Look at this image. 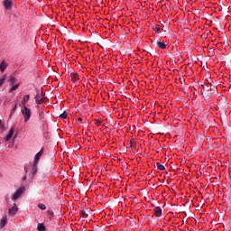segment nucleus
<instances>
[{"label":"nucleus","instance_id":"cd10ccee","mask_svg":"<svg viewBox=\"0 0 231 231\" xmlns=\"http://www.w3.org/2000/svg\"><path fill=\"white\" fill-rule=\"evenodd\" d=\"M0 127H4L3 126V121L0 120Z\"/></svg>","mask_w":231,"mask_h":231},{"label":"nucleus","instance_id":"0eeeda50","mask_svg":"<svg viewBox=\"0 0 231 231\" xmlns=\"http://www.w3.org/2000/svg\"><path fill=\"white\" fill-rule=\"evenodd\" d=\"M4 6L5 10H12V6H14V3L12 0H4Z\"/></svg>","mask_w":231,"mask_h":231},{"label":"nucleus","instance_id":"a211bd4d","mask_svg":"<svg viewBox=\"0 0 231 231\" xmlns=\"http://www.w3.org/2000/svg\"><path fill=\"white\" fill-rule=\"evenodd\" d=\"M208 89H209L212 93H216V86L212 84L208 85Z\"/></svg>","mask_w":231,"mask_h":231},{"label":"nucleus","instance_id":"aec40b11","mask_svg":"<svg viewBox=\"0 0 231 231\" xmlns=\"http://www.w3.org/2000/svg\"><path fill=\"white\" fill-rule=\"evenodd\" d=\"M13 87L9 89V93H14V91H15V89H17L19 88V84L17 85H12Z\"/></svg>","mask_w":231,"mask_h":231},{"label":"nucleus","instance_id":"f8f14e48","mask_svg":"<svg viewBox=\"0 0 231 231\" xmlns=\"http://www.w3.org/2000/svg\"><path fill=\"white\" fill-rule=\"evenodd\" d=\"M28 100H30V95L24 96L23 99L20 103V107L26 106V103L28 102Z\"/></svg>","mask_w":231,"mask_h":231},{"label":"nucleus","instance_id":"39448f33","mask_svg":"<svg viewBox=\"0 0 231 231\" xmlns=\"http://www.w3.org/2000/svg\"><path fill=\"white\" fill-rule=\"evenodd\" d=\"M42 154H44V148H42V150L38 153H36V155L34 156L33 163H39V160H41Z\"/></svg>","mask_w":231,"mask_h":231},{"label":"nucleus","instance_id":"c85d7f7f","mask_svg":"<svg viewBox=\"0 0 231 231\" xmlns=\"http://www.w3.org/2000/svg\"><path fill=\"white\" fill-rule=\"evenodd\" d=\"M79 122H82V117L78 118Z\"/></svg>","mask_w":231,"mask_h":231},{"label":"nucleus","instance_id":"ddd939ff","mask_svg":"<svg viewBox=\"0 0 231 231\" xmlns=\"http://www.w3.org/2000/svg\"><path fill=\"white\" fill-rule=\"evenodd\" d=\"M8 68V64H6V62L2 61L0 64V71L2 73H5V70Z\"/></svg>","mask_w":231,"mask_h":231},{"label":"nucleus","instance_id":"6e6552de","mask_svg":"<svg viewBox=\"0 0 231 231\" xmlns=\"http://www.w3.org/2000/svg\"><path fill=\"white\" fill-rule=\"evenodd\" d=\"M19 208H17V204H14L13 208H9L8 214L9 216H15Z\"/></svg>","mask_w":231,"mask_h":231},{"label":"nucleus","instance_id":"5701e85b","mask_svg":"<svg viewBox=\"0 0 231 231\" xmlns=\"http://www.w3.org/2000/svg\"><path fill=\"white\" fill-rule=\"evenodd\" d=\"M38 208H41V210H46V205L42 203L38 204Z\"/></svg>","mask_w":231,"mask_h":231},{"label":"nucleus","instance_id":"f03ea898","mask_svg":"<svg viewBox=\"0 0 231 231\" xmlns=\"http://www.w3.org/2000/svg\"><path fill=\"white\" fill-rule=\"evenodd\" d=\"M22 115L24 122H28L30 118H32V110L28 108V106H24L23 109H22Z\"/></svg>","mask_w":231,"mask_h":231},{"label":"nucleus","instance_id":"9b49d317","mask_svg":"<svg viewBox=\"0 0 231 231\" xmlns=\"http://www.w3.org/2000/svg\"><path fill=\"white\" fill-rule=\"evenodd\" d=\"M8 223V218L6 217V216L3 217L1 221H0V228H5V226H6Z\"/></svg>","mask_w":231,"mask_h":231},{"label":"nucleus","instance_id":"4468645a","mask_svg":"<svg viewBox=\"0 0 231 231\" xmlns=\"http://www.w3.org/2000/svg\"><path fill=\"white\" fill-rule=\"evenodd\" d=\"M154 216H156V217H160V216H162V208L156 207L154 208Z\"/></svg>","mask_w":231,"mask_h":231},{"label":"nucleus","instance_id":"f3484780","mask_svg":"<svg viewBox=\"0 0 231 231\" xmlns=\"http://www.w3.org/2000/svg\"><path fill=\"white\" fill-rule=\"evenodd\" d=\"M10 82V86H14V84H15L17 82V79H15V77L12 76L9 79Z\"/></svg>","mask_w":231,"mask_h":231},{"label":"nucleus","instance_id":"c756f323","mask_svg":"<svg viewBox=\"0 0 231 231\" xmlns=\"http://www.w3.org/2000/svg\"><path fill=\"white\" fill-rule=\"evenodd\" d=\"M23 180H26V177H23Z\"/></svg>","mask_w":231,"mask_h":231},{"label":"nucleus","instance_id":"a878e982","mask_svg":"<svg viewBox=\"0 0 231 231\" xmlns=\"http://www.w3.org/2000/svg\"><path fill=\"white\" fill-rule=\"evenodd\" d=\"M48 214H49V216H53V211L49 210V211H48Z\"/></svg>","mask_w":231,"mask_h":231},{"label":"nucleus","instance_id":"9d476101","mask_svg":"<svg viewBox=\"0 0 231 231\" xmlns=\"http://www.w3.org/2000/svg\"><path fill=\"white\" fill-rule=\"evenodd\" d=\"M14 128H11L8 134L5 137H4L5 142H10V140H12V136H14Z\"/></svg>","mask_w":231,"mask_h":231},{"label":"nucleus","instance_id":"7ed1b4c3","mask_svg":"<svg viewBox=\"0 0 231 231\" xmlns=\"http://www.w3.org/2000/svg\"><path fill=\"white\" fill-rule=\"evenodd\" d=\"M202 95L205 100H210V98H212V96L214 95V92H212L211 90H209L208 88H202Z\"/></svg>","mask_w":231,"mask_h":231},{"label":"nucleus","instance_id":"b1692460","mask_svg":"<svg viewBox=\"0 0 231 231\" xmlns=\"http://www.w3.org/2000/svg\"><path fill=\"white\" fill-rule=\"evenodd\" d=\"M5 80H6V76H4L0 79V86H3L5 84Z\"/></svg>","mask_w":231,"mask_h":231},{"label":"nucleus","instance_id":"2eb2a0df","mask_svg":"<svg viewBox=\"0 0 231 231\" xmlns=\"http://www.w3.org/2000/svg\"><path fill=\"white\" fill-rule=\"evenodd\" d=\"M37 230L38 231H46V226L42 223H39L37 226Z\"/></svg>","mask_w":231,"mask_h":231},{"label":"nucleus","instance_id":"6ab92c4d","mask_svg":"<svg viewBox=\"0 0 231 231\" xmlns=\"http://www.w3.org/2000/svg\"><path fill=\"white\" fill-rule=\"evenodd\" d=\"M156 167L157 169H159V171H165V166L161 164L160 162L156 163Z\"/></svg>","mask_w":231,"mask_h":231},{"label":"nucleus","instance_id":"20e7f679","mask_svg":"<svg viewBox=\"0 0 231 231\" xmlns=\"http://www.w3.org/2000/svg\"><path fill=\"white\" fill-rule=\"evenodd\" d=\"M26 190V188L25 187H22L20 189H18L14 197H13V199H19V198L21 197V195L23 194V192H24Z\"/></svg>","mask_w":231,"mask_h":231},{"label":"nucleus","instance_id":"393cba45","mask_svg":"<svg viewBox=\"0 0 231 231\" xmlns=\"http://www.w3.org/2000/svg\"><path fill=\"white\" fill-rule=\"evenodd\" d=\"M96 125L97 126L102 125V122L100 120H96Z\"/></svg>","mask_w":231,"mask_h":231},{"label":"nucleus","instance_id":"4be33fe9","mask_svg":"<svg viewBox=\"0 0 231 231\" xmlns=\"http://www.w3.org/2000/svg\"><path fill=\"white\" fill-rule=\"evenodd\" d=\"M79 214H80L81 217H84V218L88 217V213L86 212V210H81L79 212Z\"/></svg>","mask_w":231,"mask_h":231},{"label":"nucleus","instance_id":"412c9836","mask_svg":"<svg viewBox=\"0 0 231 231\" xmlns=\"http://www.w3.org/2000/svg\"><path fill=\"white\" fill-rule=\"evenodd\" d=\"M60 118H61V120H66V118H68V113L63 112L60 115Z\"/></svg>","mask_w":231,"mask_h":231},{"label":"nucleus","instance_id":"423d86ee","mask_svg":"<svg viewBox=\"0 0 231 231\" xmlns=\"http://www.w3.org/2000/svg\"><path fill=\"white\" fill-rule=\"evenodd\" d=\"M39 171V163L37 162H33L32 166V170H31V174L33 178V176H35V174H37V171Z\"/></svg>","mask_w":231,"mask_h":231},{"label":"nucleus","instance_id":"f257e3e1","mask_svg":"<svg viewBox=\"0 0 231 231\" xmlns=\"http://www.w3.org/2000/svg\"><path fill=\"white\" fill-rule=\"evenodd\" d=\"M35 98V102L38 106H41V104H42V102H44V100H46V97H44V92L41 91V90H37L36 92V96L34 97Z\"/></svg>","mask_w":231,"mask_h":231},{"label":"nucleus","instance_id":"bb28decb","mask_svg":"<svg viewBox=\"0 0 231 231\" xmlns=\"http://www.w3.org/2000/svg\"><path fill=\"white\" fill-rule=\"evenodd\" d=\"M155 32H160V28L159 27H155Z\"/></svg>","mask_w":231,"mask_h":231},{"label":"nucleus","instance_id":"1a4fd4ad","mask_svg":"<svg viewBox=\"0 0 231 231\" xmlns=\"http://www.w3.org/2000/svg\"><path fill=\"white\" fill-rule=\"evenodd\" d=\"M157 46L160 48V50H167V44H165V42L163 40L157 41Z\"/></svg>","mask_w":231,"mask_h":231},{"label":"nucleus","instance_id":"dca6fc26","mask_svg":"<svg viewBox=\"0 0 231 231\" xmlns=\"http://www.w3.org/2000/svg\"><path fill=\"white\" fill-rule=\"evenodd\" d=\"M70 77H71V80H73V82H77V80H79V74H77V73L70 74Z\"/></svg>","mask_w":231,"mask_h":231}]
</instances>
